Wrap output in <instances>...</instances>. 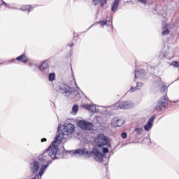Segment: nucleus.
I'll list each match as a JSON object with an SVG mask.
<instances>
[{
  "mask_svg": "<svg viewBox=\"0 0 179 179\" xmlns=\"http://www.w3.org/2000/svg\"><path fill=\"white\" fill-rule=\"evenodd\" d=\"M75 132V125L71 123L64 124V125L59 124L57 133L55 140L52 142V145H59L61 141L64 139V136L71 135Z\"/></svg>",
  "mask_w": 179,
  "mask_h": 179,
  "instance_id": "obj_1",
  "label": "nucleus"
},
{
  "mask_svg": "<svg viewBox=\"0 0 179 179\" xmlns=\"http://www.w3.org/2000/svg\"><path fill=\"white\" fill-rule=\"evenodd\" d=\"M48 157H51L52 160H57V159H61L62 157V152H60L58 150V145H51L44 151L41 157H38L39 163H44L48 160Z\"/></svg>",
  "mask_w": 179,
  "mask_h": 179,
  "instance_id": "obj_2",
  "label": "nucleus"
},
{
  "mask_svg": "<svg viewBox=\"0 0 179 179\" xmlns=\"http://www.w3.org/2000/svg\"><path fill=\"white\" fill-rule=\"evenodd\" d=\"M57 91L59 92L61 94H63L64 97H72V99H75V97L80 96V89L79 87H76V90L74 87L69 86L66 83H59L58 84V87L57 88Z\"/></svg>",
  "mask_w": 179,
  "mask_h": 179,
  "instance_id": "obj_3",
  "label": "nucleus"
},
{
  "mask_svg": "<svg viewBox=\"0 0 179 179\" xmlns=\"http://www.w3.org/2000/svg\"><path fill=\"white\" fill-rule=\"evenodd\" d=\"M94 143L97 148H104V146H107L108 148L111 147L110 138L101 133L97 135V137L94 139Z\"/></svg>",
  "mask_w": 179,
  "mask_h": 179,
  "instance_id": "obj_4",
  "label": "nucleus"
},
{
  "mask_svg": "<svg viewBox=\"0 0 179 179\" xmlns=\"http://www.w3.org/2000/svg\"><path fill=\"white\" fill-rule=\"evenodd\" d=\"M83 149L84 155H83V156H88V157H90L92 155H94V159L96 162L99 163H103V158L104 157V155H103L100 152V150H99L97 148H94L91 151L86 150V148Z\"/></svg>",
  "mask_w": 179,
  "mask_h": 179,
  "instance_id": "obj_5",
  "label": "nucleus"
},
{
  "mask_svg": "<svg viewBox=\"0 0 179 179\" xmlns=\"http://www.w3.org/2000/svg\"><path fill=\"white\" fill-rule=\"evenodd\" d=\"M134 104L131 101H117L114 105L107 106L106 108L111 107L114 110H128L129 108H133Z\"/></svg>",
  "mask_w": 179,
  "mask_h": 179,
  "instance_id": "obj_6",
  "label": "nucleus"
},
{
  "mask_svg": "<svg viewBox=\"0 0 179 179\" xmlns=\"http://www.w3.org/2000/svg\"><path fill=\"white\" fill-rule=\"evenodd\" d=\"M169 106V99L165 95L162 98L158 100L156 103V106L154 107V110L157 111V113L162 112V110H164L166 107Z\"/></svg>",
  "mask_w": 179,
  "mask_h": 179,
  "instance_id": "obj_7",
  "label": "nucleus"
},
{
  "mask_svg": "<svg viewBox=\"0 0 179 179\" xmlns=\"http://www.w3.org/2000/svg\"><path fill=\"white\" fill-rule=\"evenodd\" d=\"M78 127L81 129H85V131H92L94 126L92 122H87L86 120H80L77 122Z\"/></svg>",
  "mask_w": 179,
  "mask_h": 179,
  "instance_id": "obj_8",
  "label": "nucleus"
},
{
  "mask_svg": "<svg viewBox=\"0 0 179 179\" xmlns=\"http://www.w3.org/2000/svg\"><path fill=\"white\" fill-rule=\"evenodd\" d=\"M124 124H125V121L122 119H120L117 117L113 118V120L111 122V125L113 127H114V128H117L118 127H122V125H124Z\"/></svg>",
  "mask_w": 179,
  "mask_h": 179,
  "instance_id": "obj_9",
  "label": "nucleus"
},
{
  "mask_svg": "<svg viewBox=\"0 0 179 179\" xmlns=\"http://www.w3.org/2000/svg\"><path fill=\"white\" fill-rule=\"evenodd\" d=\"M155 119H156V115H155L150 117V119L147 122V124L144 126L145 131H150L152 128H153V122Z\"/></svg>",
  "mask_w": 179,
  "mask_h": 179,
  "instance_id": "obj_10",
  "label": "nucleus"
},
{
  "mask_svg": "<svg viewBox=\"0 0 179 179\" xmlns=\"http://www.w3.org/2000/svg\"><path fill=\"white\" fill-rule=\"evenodd\" d=\"M134 75L135 79H138V78L141 80L146 79V73H145L143 69L135 71Z\"/></svg>",
  "mask_w": 179,
  "mask_h": 179,
  "instance_id": "obj_11",
  "label": "nucleus"
},
{
  "mask_svg": "<svg viewBox=\"0 0 179 179\" xmlns=\"http://www.w3.org/2000/svg\"><path fill=\"white\" fill-rule=\"evenodd\" d=\"M30 169L32 174H36L37 171H38V169H40V163L34 160L32 163H31Z\"/></svg>",
  "mask_w": 179,
  "mask_h": 179,
  "instance_id": "obj_12",
  "label": "nucleus"
},
{
  "mask_svg": "<svg viewBox=\"0 0 179 179\" xmlns=\"http://www.w3.org/2000/svg\"><path fill=\"white\" fill-rule=\"evenodd\" d=\"M38 69L41 72H45V71H48V60L44 61L41 65L38 66Z\"/></svg>",
  "mask_w": 179,
  "mask_h": 179,
  "instance_id": "obj_13",
  "label": "nucleus"
},
{
  "mask_svg": "<svg viewBox=\"0 0 179 179\" xmlns=\"http://www.w3.org/2000/svg\"><path fill=\"white\" fill-rule=\"evenodd\" d=\"M16 61H20V62H22L23 64H27V61H29V59L27 58V56H26V54H22L20 56L17 57L16 58Z\"/></svg>",
  "mask_w": 179,
  "mask_h": 179,
  "instance_id": "obj_14",
  "label": "nucleus"
},
{
  "mask_svg": "<svg viewBox=\"0 0 179 179\" xmlns=\"http://www.w3.org/2000/svg\"><path fill=\"white\" fill-rule=\"evenodd\" d=\"M92 3L94 6H97L100 3L101 7L103 8L104 5L107 4V0H92Z\"/></svg>",
  "mask_w": 179,
  "mask_h": 179,
  "instance_id": "obj_15",
  "label": "nucleus"
},
{
  "mask_svg": "<svg viewBox=\"0 0 179 179\" xmlns=\"http://www.w3.org/2000/svg\"><path fill=\"white\" fill-rule=\"evenodd\" d=\"M120 2H121V0H115L113 3V5L111 6V10L113 13L117 12L118 10V5H120Z\"/></svg>",
  "mask_w": 179,
  "mask_h": 179,
  "instance_id": "obj_16",
  "label": "nucleus"
},
{
  "mask_svg": "<svg viewBox=\"0 0 179 179\" xmlns=\"http://www.w3.org/2000/svg\"><path fill=\"white\" fill-rule=\"evenodd\" d=\"M34 8V7L31 5H24L20 8V10H22V12H28L29 13Z\"/></svg>",
  "mask_w": 179,
  "mask_h": 179,
  "instance_id": "obj_17",
  "label": "nucleus"
},
{
  "mask_svg": "<svg viewBox=\"0 0 179 179\" xmlns=\"http://www.w3.org/2000/svg\"><path fill=\"white\" fill-rule=\"evenodd\" d=\"M73 155H85V148H80L75 150H73Z\"/></svg>",
  "mask_w": 179,
  "mask_h": 179,
  "instance_id": "obj_18",
  "label": "nucleus"
},
{
  "mask_svg": "<svg viewBox=\"0 0 179 179\" xmlns=\"http://www.w3.org/2000/svg\"><path fill=\"white\" fill-rule=\"evenodd\" d=\"M108 148H110V147H108V146L102 147L101 154L104 155V157L102 158V162H103V159H106L107 160V162H108V159H107L106 157V153H108V152H109Z\"/></svg>",
  "mask_w": 179,
  "mask_h": 179,
  "instance_id": "obj_19",
  "label": "nucleus"
},
{
  "mask_svg": "<svg viewBox=\"0 0 179 179\" xmlns=\"http://www.w3.org/2000/svg\"><path fill=\"white\" fill-rule=\"evenodd\" d=\"M0 2H1V3H0V6H2L3 5H4V6L6 8H8V9H16V8L12 7V6H10V3L8 4L5 1H3V0H0Z\"/></svg>",
  "mask_w": 179,
  "mask_h": 179,
  "instance_id": "obj_20",
  "label": "nucleus"
},
{
  "mask_svg": "<svg viewBox=\"0 0 179 179\" xmlns=\"http://www.w3.org/2000/svg\"><path fill=\"white\" fill-rule=\"evenodd\" d=\"M48 165L47 164H43L41 166V169L39 170V176H43V174H44V171H45V170H47L48 169Z\"/></svg>",
  "mask_w": 179,
  "mask_h": 179,
  "instance_id": "obj_21",
  "label": "nucleus"
},
{
  "mask_svg": "<svg viewBox=\"0 0 179 179\" xmlns=\"http://www.w3.org/2000/svg\"><path fill=\"white\" fill-rule=\"evenodd\" d=\"M142 132H143V127H136L134 131L133 134H136V135H141V134H142Z\"/></svg>",
  "mask_w": 179,
  "mask_h": 179,
  "instance_id": "obj_22",
  "label": "nucleus"
},
{
  "mask_svg": "<svg viewBox=\"0 0 179 179\" xmlns=\"http://www.w3.org/2000/svg\"><path fill=\"white\" fill-rule=\"evenodd\" d=\"M79 110V106L76 104V105H73V107H72V114H78V110Z\"/></svg>",
  "mask_w": 179,
  "mask_h": 179,
  "instance_id": "obj_23",
  "label": "nucleus"
},
{
  "mask_svg": "<svg viewBox=\"0 0 179 179\" xmlns=\"http://www.w3.org/2000/svg\"><path fill=\"white\" fill-rule=\"evenodd\" d=\"M48 80L50 82H54V80H55V73H50L48 76Z\"/></svg>",
  "mask_w": 179,
  "mask_h": 179,
  "instance_id": "obj_24",
  "label": "nucleus"
},
{
  "mask_svg": "<svg viewBox=\"0 0 179 179\" xmlns=\"http://www.w3.org/2000/svg\"><path fill=\"white\" fill-rule=\"evenodd\" d=\"M90 111H92L94 113H99V110L96 108V106L90 104Z\"/></svg>",
  "mask_w": 179,
  "mask_h": 179,
  "instance_id": "obj_25",
  "label": "nucleus"
},
{
  "mask_svg": "<svg viewBox=\"0 0 179 179\" xmlns=\"http://www.w3.org/2000/svg\"><path fill=\"white\" fill-rule=\"evenodd\" d=\"M169 65L173 66V68H179V62L173 61Z\"/></svg>",
  "mask_w": 179,
  "mask_h": 179,
  "instance_id": "obj_26",
  "label": "nucleus"
},
{
  "mask_svg": "<svg viewBox=\"0 0 179 179\" xmlns=\"http://www.w3.org/2000/svg\"><path fill=\"white\" fill-rule=\"evenodd\" d=\"M107 22H110V20H108V21L100 20L98 22V23L101 24V27H104V26L107 25Z\"/></svg>",
  "mask_w": 179,
  "mask_h": 179,
  "instance_id": "obj_27",
  "label": "nucleus"
},
{
  "mask_svg": "<svg viewBox=\"0 0 179 179\" xmlns=\"http://www.w3.org/2000/svg\"><path fill=\"white\" fill-rule=\"evenodd\" d=\"M136 87H137V90H141V87H143V83L141 82H137Z\"/></svg>",
  "mask_w": 179,
  "mask_h": 179,
  "instance_id": "obj_28",
  "label": "nucleus"
},
{
  "mask_svg": "<svg viewBox=\"0 0 179 179\" xmlns=\"http://www.w3.org/2000/svg\"><path fill=\"white\" fill-rule=\"evenodd\" d=\"M162 36H169L170 34V30L169 29H166L162 32Z\"/></svg>",
  "mask_w": 179,
  "mask_h": 179,
  "instance_id": "obj_29",
  "label": "nucleus"
},
{
  "mask_svg": "<svg viewBox=\"0 0 179 179\" xmlns=\"http://www.w3.org/2000/svg\"><path fill=\"white\" fill-rule=\"evenodd\" d=\"M138 90V88L136 87H131L129 90V92H130V93H134V92H136Z\"/></svg>",
  "mask_w": 179,
  "mask_h": 179,
  "instance_id": "obj_30",
  "label": "nucleus"
},
{
  "mask_svg": "<svg viewBox=\"0 0 179 179\" xmlns=\"http://www.w3.org/2000/svg\"><path fill=\"white\" fill-rule=\"evenodd\" d=\"M121 136H122V139H127L128 134H127V132H122L121 134Z\"/></svg>",
  "mask_w": 179,
  "mask_h": 179,
  "instance_id": "obj_31",
  "label": "nucleus"
},
{
  "mask_svg": "<svg viewBox=\"0 0 179 179\" xmlns=\"http://www.w3.org/2000/svg\"><path fill=\"white\" fill-rule=\"evenodd\" d=\"M84 108H85V110H88L90 111V104H85V105H84Z\"/></svg>",
  "mask_w": 179,
  "mask_h": 179,
  "instance_id": "obj_32",
  "label": "nucleus"
},
{
  "mask_svg": "<svg viewBox=\"0 0 179 179\" xmlns=\"http://www.w3.org/2000/svg\"><path fill=\"white\" fill-rule=\"evenodd\" d=\"M166 89H167V87L166 85H163L162 86L161 90H162V92H164L166 90Z\"/></svg>",
  "mask_w": 179,
  "mask_h": 179,
  "instance_id": "obj_33",
  "label": "nucleus"
},
{
  "mask_svg": "<svg viewBox=\"0 0 179 179\" xmlns=\"http://www.w3.org/2000/svg\"><path fill=\"white\" fill-rule=\"evenodd\" d=\"M138 2H141V3L146 5V0H138Z\"/></svg>",
  "mask_w": 179,
  "mask_h": 179,
  "instance_id": "obj_34",
  "label": "nucleus"
},
{
  "mask_svg": "<svg viewBox=\"0 0 179 179\" xmlns=\"http://www.w3.org/2000/svg\"><path fill=\"white\" fill-rule=\"evenodd\" d=\"M73 45H75V43H71L70 44L69 43L67 44V46L71 47V48L73 47Z\"/></svg>",
  "mask_w": 179,
  "mask_h": 179,
  "instance_id": "obj_35",
  "label": "nucleus"
},
{
  "mask_svg": "<svg viewBox=\"0 0 179 179\" xmlns=\"http://www.w3.org/2000/svg\"><path fill=\"white\" fill-rule=\"evenodd\" d=\"M52 163V160H49V161H48V162H47V166H48V165L49 164H51Z\"/></svg>",
  "mask_w": 179,
  "mask_h": 179,
  "instance_id": "obj_36",
  "label": "nucleus"
},
{
  "mask_svg": "<svg viewBox=\"0 0 179 179\" xmlns=\"http://www.w3.org/2000/svg\"><path fill=\"white\" fill-rule=\"evenodd\" d=\"M41 141V142H47V138H43Z\"/></svg>",
  "mask_w": 179,
  "mask_h": 179,
  "instance_id": "obj_37",
  "label": "nucleus"
},
{
  "mask_svg": "<svg viewBox=\"0 0 179 179\" xmlns=\"http://www.w3.org/2000/svg\"><path fill=\"white\" fill-rule=\"evenodd\" d=\"M93 26H94V24H92L87 29V31L90 30V29H92V27H93Z\"/></svg>",
  "mask_w": 179,
  "mask_h": 179,
  "instance_id": "obj_38",
  "label": "nucleus"
},
{
  "mask_svg": "<svg viewBox=\"0 0 179 179\" xmlns=\"http://www.w3.org/2000/svg\"><path fill=\"white\" fill-rule=\"evenodd\" d=\"M134 1L131 0V1H127V3H133Z\"/></svg>",
  "mask_w": 179,
  "mask_h": 179,
  "instance_id": "obj_39",
  "label": "nucleus"
},
{
  "mask_svg": "<svg viewBox=\"0 0 179 179\" xmlns=\"http://www.w3.org/2000/svg\"><path fill=\"white\" fill-rule=\"evenodd\" d=\"M158 82L159 83V86H162V85H163V82H162V80H159Z\"/></svg>",
  "mask_w": 179,
  "mask_h": 179,
  "instance_id": "obj_40",
  "label": "nucleus"
},
{
  "mask_svg": "<svg viewBox=\"0 0 179 179\" xmlns=\"http://www.w3.org/2000/svg\"><path fill=\"white\" fill-rule=\"evenodd\" d=\"M146 139H148V140L150 141V143H151V141H150V136L147 137Z\"/></svg>",
  "mask_w": 179,
  "mask_h": 179,
  "instance_id": "obj_41",
  "label": "nucleus"
},
{
  "mask_svg": "<svg viewBox=\"0 0 179 179\" xmlns=\"http://www.w3.org/2000/svg\"><path fill=\"white\" fill-rule=\"evenodd\" d=\"M107 164H108V163H107V164H105V166H107Z\"/></svg>",
  "mask_w": 179,
  "mask_h": 179,
  "instance_id": "obj_42",
  "label": "nucleus"
},
{
  "mask_svg": "<svg viewBox=\"0 0 179 179\" xmlns=\"http://www.w3.org/2000/svg\"><path fill=\"white\" fill-rule=\"evenodd\" d=\"M75 85H76V83L75 82Z\"/></svg>",
  "mask_w": 179,
  "mask_h": 179,
  "instance_id": "obj_43",
  "label": "nucleus"
}]
</instances>
